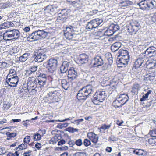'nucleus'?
<instances>
[{
	"label": "nucleus",
	"mask_w": 156,
	"mask_h": 156,
	"mask_svg": "<svg viewBox=\"0 0 156 156\" xmlns=\"http://www.w3.org/2000/svg\"><path fill=\"white\" fill-rule=\"evenodd\" d=\"M118 53L119 55H118L116 60L118 67H126L127 65L129 59V55L128 51L126 48L120 49Z\"/></svg>",
	"instance_id": "1"
},
{
	"label": "nucleus",
	"mask_w": 156,
	"mask_h": 156,
	"mask_svg": "<svg viewBox=\"0 0 156 156\" xmlns=\"http://www.w3.org/2000/svg\"><path fill=\"white\" fill-rule=\"evenodd\" d=\"M47 35V32L43 30H38L29 34L27 39V41L31 42L46 38Z\"/></svg>",
	"instance_id": "2"
},
{
	"label": "nucleus",
	"mask_w": 156,
	"mask_h": 156,
	"mask_svg": "<svg viewBox=\"0 0 156 156\" xmlns=\"http://www.w3.org/2000/svg\"><path fill=\"white\" fill-rule=\"evenodd\" d=\"M137 4L143 10H151L156 7V2L154 0H142Z\"/></svg>",
	"instance_id": "3"
},
{
	"label": "nucleus",
	"mask_w": 156,
	"mask_h": 156,
	"mask_svg": "<svg viewBox=\"0 0 156 156\" xmlns=\"http://www.w3.org/2000/svg\"><path fill=\"white\" fill-rule=\"evenodd\" d=\"M20 32L17 30L14 29L6 30L3 34V39L6 41H9L12 39H18L20 36Z\"/></svg>",
	"instance_id": "4"
},
{
	"label": "nucleus",
	"mask_w": 156,
	"mask_h": 156,
	"mask_svg": "<svg viewBox=\"0 0 156 156\" xmlns=\"http://www.w3.org/2000/svg\"><path fill=\"white\" fill-rule=\"evenodd\" d=\"M59 5V2L54 1L53 4L48 5L45 7L44 12L45 13H49L52 15H55L60 11Z\"/></svg>",
	"instance_id": "5"
},
{
	"label": "nucleus",
	"mask_w": 156,
	"mask_h": 156,
	"mask_svg": "<svg viewBox=\"0 0 156 156\" xmlns=\"http://www.w3.org/2000/svg\"><path fill=\"white\" fill-rule=\"evenodd\" d=\"M107 94L105 91H98L94 94L91 99L92 102H102L105 100Z\"/></svg>",
	"instance_id": "6"
},
{
	"label": "nucleus",
	"mask_w": 156,
	"mask_h": 156,
	"mask_svg": "<svg viewBox=\"0 0 156 156\" xmlns=\"http://www.w3.org/2000/svg\"><path fill=\"white\" fill-rule=\"evenodd\" d=\"M76 27L73 25H69L67 27L65 31L64 35L66 39L69 40H73V38L76 37V34L74 32Z\"/></svg>",
	"instance_id": "7"
},
{
	"label": "nucleus",
	"mask_w": 156,
	"mask_h": 156,
	"mask_svg": "<svg viewBox=\"0 0 156 156\" xmlns=\"http://www.w3.org/2000/svg\"><path fill=\"white\" fill-rule=\"evenodd\" d=\"M140 22L137 20H132L128 26L127 30L128 32L132 34H135L141 28Z\"/></svg>",
	"instance_id": "8"
},
{
	"label": "nucleus",
	"mask_w": 156,
	"mask_h": 156,
	"mask_svg": "<svg viewBox=\"0 0 156 156\" xmlns=\"http://www.w3.org/2000/svg\"><path fill=\"white\" fill-rule=\"evenodd\" d=\"M58 61L56 58H51L46 64V68L50 73H53L56 69Z\"/></svg>",
	"instance_id": "9"
},
{
	"label": "nucleus",
	"mask_w": 156,
	"mask_h": 156,
	"mask_svg": "<svg viewBox=\"0 0 156 156\" xmlns=\"http://www.w3.org/2000/svg\"><path fill=\"white\" fill-rule=\"evenodd\" d=\"M35 62H40L46 59L47 56L45 52L42 50H40L34 51L32 55Z\"/></svg>",
	"instance_id": "10"
},
{
	"label": "nucleus",
	"mask_w": 156,
	"mask_h": 156,
	"mask_svg": "<svg viewBox=\"0 0 156 156\" xmlns=\"http://www.w3.org/2000/svg\"><path fill=\"white\" fill-rule=\"evenodd\" d=\"M102 22L103 20L101 19H94L87 22V24L86 26V28L87 30H91L94 28H97Z\"/></svg>",
	"instance_id": "11"
},
{
	"label": "nucleus",
	"mask_w": 156,
	"mask_h": 156,
	"mask_svg": "<svg viewBox=\"0 0 156 156\" xmlns=\"http://www.w3.org/2000/svg\"><path fill=\"white\" fill-rule=\"evenodd\" d=\"M68 72L67 76L68 79L70 81L76 79L80 74L78 70L74 67L70 68L68 70Z\"/></svg>",
	"instance_id": "12"
},
{
	"label": "nucleus",
	"mask_w": 156,
	"mask_h": 156,
	"mask_svg": "<svg viewBox=\"0 0 156 156\" xmlns=\"http://www.w3.org/2000/svg\"><path fill=\"white\" fill-rule=\"evenodd\" d=\"M68 14L66 9H62L61 12L58 14L57 21L61 23L65 22L68 18Z\"/></svg>",
	"instance_id": "13"
},
{
	"label": "nucleus",
	"mask_w": 156,
	"mask_h": 156,
	"mask_svg": "<svg viewBox=\"0 0 156 156\" xmlns=\"http://www.w3.org/2000/svg\"><path fill=\"white\" fill-rule=\"evenodd\" d=\"M37 84L36 79L30 80L27 83V86L31 92L33 93H35L37 91Z\"/></svg>",
	"instance_id": "14"
},
{
	"label": "nucleus",
	"mask_w": 156,
	"mask_h": 156,
	"mask_svg": "<svg viewBox=\"0 0 156 156\" xmlns=\"http://www.w3.org/2000/svg\"><path fill=\"white\" fill-rule=\"evenodd\" d=\"M6 82L9 86L10 87L16 86L19 82V78L17 75L12 77L6 78Z\"/></svg>",
	"instance_id": "15"
},
{
	"label": "nucleus",
	"mask_w": 156,
	"mask_h": 156,
	"mask_svg": "<svg viewBox=\"0 0 156 156\" xmlns=\"http://www.w3.org/2000/svg\"><path fill=\"white\" fill-rule=\"evenodd\" d=\"M143 81L147 84L153 83L155 81V74L151 73L146 75L144 77Z\"/></svg>",
	"instance_id": "16"
},
{
	"label": "nucleus",
	"mask_w": 156,
	"mask_h": 156,
	"mask_svg": "<svg viewBox=\"0 0 156 156\" xmlns=\"http://www.w3.org/2000/svg\"><path fill=\"white\" fill-rule=\"evenodd\" d=\"M94 63L93 66L94 67H98L103 64V57L99 55H97L94 58Z\"/></svg>",
	"instance_id": "17"
},
{
	"label": "nucleus",
	"mask_w": 156,
	"mask_h": 156,
	"mask_svg": "<svg viewBox=\"0 0 156 156\" xmlns=\"http://www.w3.org/2000/svg\"><path fill=\"white\" fill-rule=\"evenodd\" d=\"M53 88H50L48 89L49 91L48 93L47 97L50 98V99H56L57 97H58L60 95V94L56 90H52Z\"/></svg>",
	"instance_id": "18"
},
{
	"label": "nucleus",
	"mask_w": 156,
	"mask_h": 156,
	"mask_svg": "<svg viewBox=\"0 0 156 156\" xmlns=\"http://www.w3.org/2000/svg\"><path fill=\"white\" fill-rule=\"evenodd\" d=\"M145 54L149 57L155 56L156 55V48L153 46L149 47L146 50Z\"/></svg>",
	"instance_id": "19"
},
{
	"label": "nucleus",
	"mask_w": 156,
	"mask_h": 156,
	"mask_svg": "<svg viewBox=\"0 0 156 156\" xmlns=\"http://www.w3.org/2000/svg\"><path fill=\"white\" fill-rule=\"evenodd\" d=\"M84 91L87 95L88 98L94 92V88L91 85H88L83 87Z\"/></svg>",
	"instance_id": "20"
},
{
	"label": "nucleus",
	"mask_w": 156,
	"mask_h": 156,
	"mask_svg": "<svg viewBox=\"0 0 156 156\" xmlns=\"http://www.w3.org/2000/svg\"><path fill=\"white\" fill-rule=\"evenodd\" d=\"M87 136L95 145H96L98 140V136L97 134L92 132H89L87 134Z\"/></svg>",
	"instance_id": "21"
},
{
	"label": "nucleus",
	"mask_w": 156,
	"mask_h": 156,
	"mask_svg": "<svg viewBox=\"0 0 156 156\" xmlns=\"http://www.w3.org/2000/svg\"><path fill=\"white\" fill-rule=\"evenodd\" d=\"M76 96L77 99L80 100H85L88 98L83 87L79 91Z\"/></svg>",
	"instance_id": "22"
},
{
	"label": "nucleus",
	"mask_w": 156,
	"mask_h": 156,
	"mask_svg": "<svg viewBox=\"0 0 156 156\" xmlns=\"http://www.w3.org/2000/svg\"><path fill=\"white\" fill-rule=\"evenodd\" d=\"M69 62L67 61H64L60 68V71L62 73H66V71L68 70V67Z\"/></svg>",
	"instance_id": "23"
},
{
	"label": "nucleus",
	"mask_w": 156,
	"mask_h": 156,
	"mask_svg": "<svg viewBox=\"0 0 156 156\" xmlns=\"http://www.w3.org/2000/svg\"><path fill=\"white\" fill-rule=\"evenodd\" d=\"M60 83H61L62 87L66 90H68L70 87V84L66 80L63 79L59 80Z\"/></svg>",
	"instance_id": "24"
},
{
	"label": "nucleus",
	"mask_w": 156,
	"mask_h": 156,
	"mask_svg": "<svg viewBox=\"0 0 156 156\" xmlns=\"http://www.w3.org/2000/svg\"><path fill=\"white\" fill-rule=\"evenodd\" d=\"M121 43L120 42L114 43L111 47L112 51L113 52H115L121 47Z\"/></svg>",
	"instance_id": "25"
},
{
	"label": "nucleus",
	"mask_w": 156,
	"mask_h": 156,
	"mask_svg": "<svg viewBox=\"0 0 156 156\" xmlns=\"http://www.w3.org/2000/svg\"><path fill=\"white\" fill-rule=\"evenodd\" d=\"M80 58L79 62L81 64L86 63L89 60L88 56L84 53L80 55Z\"/></svg>",
	"instance_id": "26"
},
{
	"label": "nucleus",
	"mask_w": 156,
	"mask_h": 156,
	"mask_svg": "<svg viewBox=\"0 0 156 156\" xmlns=\"http://www.w3.org/2000/svg\"><path fill=\"white\" fill-rule=\"evenodd\" d=\"M37 78H36V79L38 80H47V75L46 72H43L41 71L39 72V74L37 76Z\"/></svg>",
	"instance_id": "27"
},
{
	"label": "nucleus",
	"mask_w": 156,
	"mask_h": 156,
	"mask_svg": "<svg viewBox=\"0 0 156 156\" xmlns=\"http://www.w3.org/2000/svg\"><path fill=\"white\" fill-rule=\"evenodd\" d=\"M133 152L135 154L138 156H145L146 155V151L141 149H134Z\"/></svg>",
	"instance_id": "28"
},
{
	"label": "nucleus",
	"mask_w": 156,
	"mask_h": 156,
	"mask_svg": "<svg viewBox=\"0 0 156 156\" xmlns=\"http://www.w3.org/2000/svg\"><path fill=\"white\" fill-rule=\"evenodd\" d=\"M118 98L116 99L113 102L112 105L115 108L121 107L123 105Z\"/></svg>",
	"instance_id": "29"
},
{
	"label": "nucleus",
	"mask_w": 156,
	"mask_h": 156,
	"mask_svg": "<svg viewBox=\"0 0 156 156\" xmlns=\"http://www.w3.org/2000/svg\"><path fill=\"white\" fill-rule=\"evenodd\" d=\"M140 88V86L139 84L135 83L133 86L131 91L134 94H137Z\"/></svg>",
	"instance_id": "30"
},
{
	"label": "nucleus",
	"mask_w": 156,
	"mask_h": 156,
	"mask_svg": "<svg viewBox=\"0 0 156 156\" xmlns=\"http://www.w3.org/2000/svg\"><path fill=\"white\" fill-rule=\"evenodd\" d=\"M144 65L142 59L139 58L134 63L135 66L136 68H138L141 66L142 65Z\"/></svg>",
	"instance_id": "31"
},
{
	"label": "nucleus",
	"mask_w": 156,
	"mask_h": 156,
	"mask_svg": "<svg viewBox=\"0 0 156 156\" xmlns=\"http://www.w3.org/2000/svg\"><path fill=\"white\" fill-rule=\"evenodd\" d=\"M30 55V54L25 53L22 56H20L19 58V60L21 62H24L28 58V57Z\"/></svg>",
	"instance_id": "32"
},
{
	"label": "nucleus",
	"mask_w": 156,
	"mask_h": 156,
	"mask_svg": "<svg viewBox=\"0 0 156 156\" xmlns=\"http://www.w3.org/2000/svg\"><path fill=\"white\" fill-rule=\"evenodd\" d=\"M11 5V4L10 2L9 1H7L4 3L1 4L0 7L2 9H5L10 7Z\"/></svg>",
	"instance_id": "33"
},
{
	"label": "nucleus",
	"mask_w": 156,
	"mask_h": 156,
	"mask_svg": "<svg viewBox=\"0 0 156 156\" xmlns=\"http://www.w3.org/2000/svg\"><path fill=\"white\" fill-rule=\"evenodd\" d=\"M114 33L112 29L109 27L107 29V30L104 32V34H103V36H110L113 35Z\"/></svg>",
	"instance_id": "34"
},
{
	"label": "nucleus",
	"mask_w": 156,
	"mask_h": 156,
	"mask_svg": "<svg viewBox=\"0 0 156 156\" xmlns=\"http://www.w3.org/2000/svg\"><path fill=\"white\" fill-rule=\"evenodd\" d=\"M156 65V61H154L149 62L147 65V67L148 69H152L154 68Z\"/></svg>",
	"instance_id": "35"
},
{
	"label": "nucleus",
	"mask_w": 156,
	"mask_h": 156,
	"mask_svg": "<svg viewBox=\"0 0 156 156\" xmlns=\"http://www.w3.org/2000/svg\"><path fill=\"white\" fill-rule=\"evenodd\" d=\"M16 75V71L14 69H11L9 70V74L7 76L6 78L14 76Z\"/></svg>",
	"instance_id": "36"
},
{
	"label": "nucleus",
	"mask_w": 156,
	"mask_h": 156,
	"mask_svg": "<svg viewBox=\"0 0 156 156\" xmlns=\"http://www.w3.org/2000/svg\"><path fill=\"white\" fill-rule=\"evenodd\" d=\"M13 23L11 22L6 21L2 23V25L3 26L4 29L9 28L12 26Z\"/></svg>",
	"instance_id": "37"
},
{
	"label": "nucleus",
	"mask_w": 156,
	"mask_h": 156,
	"mask_svg": "<svg viewBox=\"0 0 156 156\" xmlns=\"http://www.w3.org/2000/svg\"><path fill=\"white\" fill-rule=\"evenodd\" d=\"M30 90H29V88L27 86V87H22L20 90V91L21 93H22L23 94H25L26 93H27L28 91L30 92Z\"/></svg>",
	"instance_id": "38"
},
{
	"label": "nucleus",
	"mask_w": 156,
	"mask_h": 156,
	"mask_svg": "<svg viewBox=\"0 0 156 156\" xmlns=\"http://www.w3.org/2000/svg\"><path fill=\"white\" fill-rule=\"evenodd\" d=\"M37 81V84L38 85H39V87L41 88V87H44V85L46 84L47 80H38L36 79Z\"/></svg>",
	"instance_id": "39"
},
{
	"label": "nucleus",
	"mask_w": 156,
	"mask_h": 156,
	"mask_svg": "<svg viewBox=\"0 0 156 156\" xmlns=\"http://www.w3.org/2000/svg\"><path fill=\"white\" fill-rule=\"evenodd\" d=\"M58 137L59 136H58V135L55 136L51 139L50 140V143L51 144V143L52 144L56 143L59 140Z\"/></svg>",
	"instance_id": "40"
},
{
	"label": "nucleus",
	"mask_w": 156,
	"mask_h": 156,
	"mask_svg": "<svg viewBox=\"0 0 156 156\" xmlns=\"http://www.w3.org/2000/svg\"><path fill=\"white\" fill-rule=\"evenodd\" d=\"M110 27L114 33L118 30L119 29V27L117 25L112 24L111 25Z\"/></svg>",
	"instance_id": "41"
},
{
	"label": "nucleus",
	"mask_w": 156,
	"mask_h": 156,
	"mask_svg": "<svg viewBox=\"0 0 156 156\" xmlns=\"http://www.w3.org/2000/svg\"><path fill=\"white\" fill-rule=\"evenodd\" d=\"M148 142L151 145L156 146V138H150L148 139Z\"/></svg>",
	"instance_id": "42"
},
{
	"label": "nucleus",
	"mask_w": 156,
	"mask_h": 156,
	"mask_svg": "<svg viewBox=\"0 0 156 156\" xmlns=\"http://www.w3.org/2000/svg\"><path fill=\"white\" fill-rule=\"evenodd\" d=\"M41 137L38 133H34L33 135V139L35 141H38L41 139Z\"/></svg>",
	"instance_id": "43"
},
{
	"label": "nucleus",
	"mask_w": 156,
	"mask_h": 156,
	"mask_svg": "<svg viewBox=\"0 0 156 156\" xmlns=\"http://www.w3.org/2000/svg\"><path fill=\"white\" fill-rule=\"evenodd\" d=\"M66 130L70 133H74L76 132H78V129L72 127H69L66 129Z\"/></svg>",
	"instance_id": "44"
},
{
	"label": "nucleus",
	"mask_w": 156,
	"mask_h": 156,
	"mask_svg": "<svg viewBox=\"0 0 156 156\" xmlns=\"http://www.w3.org/2000/svg\"><path fill=\"white\" fill-rule=\"evenodd\" d=\"M27 145H25L24 143L16 147V150H18V151L26 149L27 148Z\"/></svg>",
	"instance_id": "45"
},
{
	"label": "nucleus",
	"mask_w": 156,
	"mask_h": 156,
	"mask_svg": "<svg viewBox=\"0 0 156 156\" xmlns=\"http://www.w3.org/2000/svg\"><path fill=\"white\" fill-rule=\"evenodd\" d=\"M65 46V45H64L63 42L61 41L58 43H55V48H62V47H64Z\"/></svg>",
	"instance_id": "46"
},
{
	"label": "nucleus",
	"mask_w": 156,
	"mask_h": 156,
	"mask_svg": "<svg viewBox=\"0 0 156 156\" xmlns=\"http://www.w3.org/2000/svg\"><path fill=\"white\" fill-rule=\"evenodd\" d=\"M69 125V124L67 123H65L63 124L62 123H59L58 124L57 127L58 128H59L60 129H62L63 128H65L67 127Z\"/></svg>",
	"instance_id": "47"
},
{
	"label": "nucleus",
	"mask_w": 156,
	"mask_h": 156,
	"mask_svg": "<svg viewBox=\"0 0 156 156\" xmlns=\"http://www.w3.org/2000/svg\"><path fill=\"white\" fill-rule=\"evenodd\" d=\"M84 145L86 147H88L91 144V141L90 140L85 139L83 142Z\"/></svg>",
	"instance_id": "48"
},
{
	"label": "nucleus",
	"mask_w": 156,
	"mask_h": 156,
	"mask_svg": "<svg viewBox=\"0 0 156 156\" xmlns=\"http://www.w3.org/2000/svg\"><path fill=\"white\" fill-rule=\"evenodd\" d=\"M30 140V136H27L24 138L23 142L25 145H27L29 142Z\"/></svg>",
	"instance_id": "49"
},
{
	"label": "nucleus",
	"mask_w": 156,
	"mask_h": 156,
	"mask_svg": "<svg viewBox=\"0 0 156 156\" xmlns=\"http://www.w3.org/2000/svg\"><path fill=\"white\" fill-rule=\"evenodd\" d=\"M11 103L9 102L5 101L3 105V107L5 109H8L11 106Z\"/></svg>",
	"instance_id": "50"
},
{
	"label": "nucleus",
	"mask_w": 156,
	"mask_h": 156,
	"mask_svg": "<svg viewBox=\"0 0 156 156\" xmlns=\"http://www.w3.org/2000/svg\"><path fill=\"white\" fill-rule=\"evenodd\" d=\"M75 144L78 146H80L83 143L81 139H78L75 141Z\"/></svg>",
	"instance_id": "51"
},
{
	"label": "nucleus",
	"mask_w": 156,
	"mask_h": 156,
	"mask_svg": "<svg viewBox=\"0 0 156 156\" xmlns=\"http://www.w3.org/2000/svg\"><path fill=\"white\" fill-rule=\"evenodd\" d=\"M6 135L8 137H14L16 136V133H10L9 132H7Z\"/></svg>",
	"instance_id": "52"
},
{
	"label": "nucleus",
	"mask_w": 156,
	"mask_h": 156,
	"mask_svg": "<svg viewBox=\"0 0 156 156\" xmlns=\"http://www.w3.org/2000/svg\"><path fill=\"white\" fill-rule=\"evenodd\" d=\"M7 64L5 62H0V68L4 69L7 67Z\"/></svg>",
	"instance_id": "53"
},
{
	"label": "nucleus",
	"mask_w": 156,
	"mask_h": 156,
	"mask_svg": "<svg viewBox=\"0 0 156 156\" xmlns=\"http://www.w3.org/2000/svg\"><path fill=\"white\" fill-rule=\"evenodd\" d=\"M149 134L152 137H156V129L150 130L149 132Z\"/></svg>",
	"instance_id": "54"
},
{
	"label": "nucleus",
	"mask_w": 156,
	"mask_h": 156,
	"mask_svg": "<svg viewBox=\"0 0 156 156\" xmlns=\"http://www.w3.org/2000/svg\"><path fill=\"white\" fill-rule=\"evenodd\" d=\"M126 97V100L122 99L121 97H119L118 98V99H119V100L121 101V103L122 104H123L122 105H123L128 101L127 97Z\"/></svg>",
	"instance_id": "55"
},
{
	"label": "nucleus",
	"mask_w": 156,
	"mask_h": 156,
	"mask_svg": "<svg viewBox=\"0 0 156 156\" xmlns=\"http://www.w3.org/2000/svg\"><path fill=\"white\" fill-rule=\"evenodd\" d=\"M41 136H43L46 133V130L45 129H39L37 132Z\"/></svg>",
	"instance_id": "56"
},
{
	"label": "nucleus",
	"mask_w": 156,
	"mask_h": 156,
	"mask_svg": "<svg viewBox=\"0 0 156 156\" xmlns=\"http://www.w3.org/2000/svg\"><path fill=\"white\" fill-rule=\"evenodd\" d=\"M111 126V124L109 125H106L104 124L102 125L101 127V129H104V130L106 129H109Z\"/></svg>",
	"instance_id": "57"
},
{
	"label": "nucleus",
	"mask_w": 156,
	"mask_h": 156,
	"mask_svg": "<svg viewBox=\"0 0 156 156\" xmlns=\"http://www.w3.org/2000/svg\"><path fill=\"white\" fill-rule=\"evenodd\" d=\"M37 66H33L31 67L30 68V70H31L32 72L34 73L37 70Z\"/></svg>",
	"instance_id": "58"
},
{
	"label": "nucleus",
	"mask_w": 156,
	"mask_h": 156,
	"mask_svg": "<svg viewBox=\"0 0 156 156\" xmlns=\"http://www.w3.org/2000/svg\"><path fill=\"white\" fill-rule=\"evenodd\" d=\"M58 150H67L68 149L67 146H62L60 147H58Z\"/></svg>",
	"instance_id": "59"
},
{
	"label": "nucleus",
	"mask_w": 156,
	"mask_h": 156,
	"mask_svg": "<svg viewBox=\"0 0 156 156\" xmlns=\"http://www.w3.org/2000/svg\"><path fill=\"white\" fill-rule=\"evenodd\" d=\"M151 20L152 22L156 24V12L151 17Z\"/></svg>",
	"instance_id": "60"
},
{
	"label": "nucleus",
	"mask_w": 156,
	"mask_h": 156,
	"mask_svg": "<svg viewBox=\"0 0 156 156\" xmlns=\"http://www.w3.org/2000/svg\"><path fill=\"white\" fill-rule=\"evenodd\" d=\"M6 152L5 148L0 147V155L4 154Z\"/></svg>",
	"instance_id": "61"
},
{
	"label": "nucleus",
	"mask_w": 156,
	"mask_h": 156,
	"mask_svg": "<svg viewBox=\"0 0 156 156\" xmlns=\"http://www.w3.org/2000/svg\"><path fill=\"white\" fill-rule=\"evenodd\" d=\"M119 97H121L122 99H125L126 100L127 99H126V98H127L126 97H127L128 98V100L129 99V97L127 94H121Z\"/></svg>",
	"instance_id": "62"
},
{
	"label": "nucleus",
	"mask_w": 156,
	"mask_h": 156,
	"mask_svg": "<svg viewBox=\"0 0 156 156\" xmlns=\"http://www.w3.org/2000/svg\"><path fill=\"white\" fill-rule=\"evenodd\" d=\"M108 61V64L109 65L112 64L113 63L112 58L111 55V57L107 58Z\"/></svg>",
	"instance_id": "63"
},
{
	"label": "nucleus",
	"mask_w": 156,
	"mask_h": 156,
	"mask_svg": "<svg viewBox=\"0 0 156 156\" xmlns=\"http://www.w3.org/2000/svg\"><path fill=\"white\" fill-rule=\"evenodd\" d=\"M109 140L112 141H116V138L115 136L112 135L109 137Z\"/></svg>",
	"instance_id": "64"
}]
</instances>
